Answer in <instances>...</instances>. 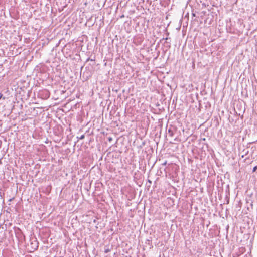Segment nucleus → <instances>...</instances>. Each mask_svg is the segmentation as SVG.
<instances>
[{
  "instance_id": "obj_1",
  "label": "nucleus",
  "mask_w": 257,
  "mask_h": 257,
  "mask_svg": "<svg viewBox=\"0 0 257 257\" xmlns=\"http://www.w3.org/2000/svg\"><path fill=\"white\" fill-rule=\"evenodd\" d=\"M168 132H169V135L171 136H173V132L171 130H170V129L168 130Z\"/></svg>"
},
{
  "instance_id": "obj_2",
  "label": "nucleus",
  "mask_w": 257,
  "mask_h": 257,
  "mask_svg": "<svg viewBox=\"0 0 257 257\" xmlns=\"http://www.w3.org/2000/svg\"><path fill=\"white\" fill-rule=\"evenodd\" d=\"M84 135H82V136H81V137L79 138V139L80 140H82V139H83L84 138Z\"/></svg>"
},
{
  "instance_id": "obj_3",
  "label": "nucleus",
  "mask_w": 257,
  "mask_h": 257,
  "mask_svg": "<svg viewBox=\"0 0 257 257\" xmlns=\"http://www.w3.org/2000/svg\"><path fill=\"white\" fill-rule=\"evenodd\" d=\"M257 169V166H255L253 169V171L254 172L256 171V169Z\"/></svg>"
},
{
  "instance_id": "obj_4",
  "label": "nucleus",
  "mask_w": 257,
  "mask_h": 257,
  "mask_svg": "<svg viewBox=\"0 0 257 257\" xmlns=\"http://www.w3.org/2000/svg\"><path fill=\"white\" fill-rule=\"evenodd\" d=\"M166 164H167V161H165V162L162 164V165H164V166L166 165Z\"/></svg>"
},
{
  "instance_id": "obj_5",
  "label": "nucleus",
  "mask_w": 257,
  "mask_h": 257,
  "mask_svg": "<svg viewBox=\"0 0 257 257\" xmlns=\"http://www.w3.org/2000/svg\"><path fill=\"white\" fill-rule=\"evenodd\" d=\"M108 140H109V141H111L112 138H109Z\"/></svg>"
},
{
  "instance_id": "obj_6",
  "label": "nucleus",
  "mask_w": 257,
  "mask_h": 257,
  "mask_svg": "<svg viewBox=\"0 0 257 257\" xmlns=\"http://www.w3.org/2000/svg\"><path fill=\"white\" fill-rule=\"evenodd\" d=\"M2 96V94H1L0 95V99L1 98Z\"/></svg>"
}]
</instances>
